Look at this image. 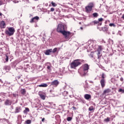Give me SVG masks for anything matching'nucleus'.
Returning <instances> with one entry per match:
<instances>
[{
    "label": "nucleus",
    "instance_id": "dca6fc26",
    "mask_svg": "<svg viewBox=\"0 0 124 124\" xmlns=\"http://www.w3.org/2000/svg\"><path fill=\"white\" fill-rule=\"evenodd\" d=\"M50 53H52V49H49L46 51L45 52V55H49Z\"/></svg>",
    "mask_w": 124,
    "mask_h": 124
},
{
    "label": "nucleus",
    "instance_id": "393cba45",
    "mask_svg": "<svg viewBox=\"0 0 124 124\" xmlns=\"http://www.w3.org/2000/svg\"><path fill=\"white\" fill-rule=\"evenodd\" d=\"M47 69H48V71L49 72L51 71L52 69H51V65L47 66Z\"/></svg>",
    "mask_w": 124,
    "mask_h": 124
},
{
    "label": "nucleus",
    "instance_id": "8fccbe9b",
    "mask_svg": "<svg viewBox=\"0 0 124 124\" xmlns=\"http://www.w3.org/2000/svg\"><path fill=\"white\" fill-rule=\"evenodd\" d=\"M100 25L101 26V23H100Z\"/></svg>",
    "mask_w": 124,
    "mask_h": 124
},
{
    "label": "nucleus",
    "instance_id": "49530a36",
    "mask_svg": "<svg viewBox=\"0 0 124 124\" xmlns=\"http://www.w3.org/2000/svg\"><path fill=\"white\" fill-rule=\"evenodd\" d=\"M81 30H83V28L81 27Z\"/></svg>",
    "mask_w": 124,
    "mask_h": 124
},
{
    "label": "nucleus",
    "instance_id": "ddd939ff",
    "mask_svg": "<svg viewBox=\"0 0 124 124\" xmlns=\"http://www.w3.org/2000/svg\"><path fill=\"white\" fill-rule=\"evenodd\" d=\"M17 122V124H22V116L18 115Z\"/></svg>",
    "mask_w": 124,
    "mask_h": 124
},
{
    "label": "nucleus",
    "instance_id": "ea45409f",
    "mask_svg": "<svg viewBox=\"0 0 124 124\" xmlns=\"http://www.w3.org/2000/svg\"><path fill=\"white\" fill-rule=\"evenodd\" d=\"M120 81H121L122 82H123V81H124V78H120Z\"/></svg>",
    "mask_w": 124,
    "mask_h": 124
},
{
    "label": "nucleus",
    "instance_id": "f257e3e1",
    "mask_svg": "<svg viewBox=\"0 0 124 124\" xmlns=\"http://www.w3.org/2000/svg\"><path fill=\"white\" fill-rule=\"evenodd\" d=\"M57 32H60V33H62L64 36H65V38L68 39V38H70V34L71 33L69 31H67L66 28L64 25L59 24L58 25L57 29Z\"/></svg>",
    "mask_w": 124,
    "mask_h": 124
},
{
    "label": "nucleus",
    "instance_id": "7ed1b4c3",
    "mask_svg": "<svg viewBox=\"0 0 124 124\" xmlns=\"http://www.w3.org/2000/svg\"><path fill=\"white\" fill-rule=\"evenodd\" d=\"M14 32H15V29L13 27H9L5 31V34L8 35V36L13 35V34H14Z\"/></svg>",
    "mask_w": 124,
    "mask_h": 124
},
{
    "label": "nucleus",
    "instance_id": "f8f14e48",
    "mask_svg": "<svg viewBox=\"0 0 124 124\" xmlns=\"http://www.w3.org/2000/svg\"><path fill=\"white\" fill-rule=\"evenodd\" d=\"M111 93V89H107L103 91V94L106 95L108 93Z\"/></svg>",
    "mask_w": 124,
    "mask_h": 124
},
{
    "label": "nucleus",
    "instance_id": "2eb2a0df",
    "mask_svg": "<svg viewBox=\"0 0 124 124\" xmlns=\"http://www.w3.org/2000/svg\"><path fill=\"white\" fill-rule=\"evenodd\" d=\"M38 87H40V88H46L48 87V84L46 83H43L42 84L39 85Z\"/></svg>",
    "mask_w": 124,
    "mask_h": 124
},
{
    "label": "nucleus",
    "instance_id": "473e14b6",
    "mask_svg": "<svg viewBox=\"0 0 124 124\" xmlns=\"http://www.w3.org/2000/svg\"><path fill=\"white\" fill-rule=\"evenodd\" d=\"M109 27H115V24L114 23H110L109 24Z\"/></svg>",
    "mask_w": 124,
    "mask_h": 124
},
{
    "label": "nucleus",
    "instance_id": "412c9836",
    "mask_svg": "<svg viewBox=\"0 0 124 124\" xmlns=\"http://www.w3.org/2000/svg\"><path fill=\"white\" fill-rule=\"evenodd\" d=\"M27 112H30V109L28 108H26L25 110H24V113H26Z\"/></svg>",
    "mask_w": 124,
    "mask_h": 124
},
{
    "label": "nucleus",
    "instance_id": "58836bf2",
    "mask_svg": "<svg viewBox=\"0 0 124 124\" xmlns=\"http://www.w3.org/2000/svg\"><path fill=\"white\" fill-rule=\"evenodd\" d=\"M2 5V1L0 0V6Z\"/></svg>",
    "mask_w": 124,
    "mask_h": 124
},
{
    "label": "nucleus",
    "instance_id": "a211bd4d",
    "mask_svg": "<svg viewBox=\"0 0 124 124\" xmlns=\"http://www.w3.org/2000/svg\"><path fill=\"white\" fill-rule=\"evenodd\" d=\"M20 93L21 94H26V89H21L20 91Z\"/></svg>",
    "mask_w": 124,
    "mask_h": 124
},
{
    "label": "nucleus",
    "instance_id": "e433bc0d",
    "mask_svg": "<svg viewBox=\"0 0 124 124\" xmlns=\"http://www.w3.org/2000/svg\"><path fill=\"white\" fill-rule=\"evenodd\" d=\"M85 84L86 86H85V88H88V83H87V80L85 81Z\"/></svg>",
    "mask_w": 124,
    "mask_h": 124
},
{
    "label": "nucleus",
    "instance_id": "9d476101",
    "mask_svg": "<svg viewBox=\"0 0 124 124\" xmlns=\"http://www.w3.org/2000/svg\"><path fill=\"white\" fill-rule=\"evenodd\" d=\"M100 83L101 84V86L102 88V89H103V88H104V87H105V85H106V81H105V79H102L100 81Z\"/></svg>",
    "mask_w": 124,
    "mask_h": 124
},
{
    "label": "nucleus",
    "instance_id": "1a4fd4ad",
    "mask_svg": "<svg viewBox=\"0 0 124 124\" xmlns=\"http://www.w3.org/2000/svg\"><path fill=\"white\" fill-rule=\"evenodd\" d=\"M38 20H39V17H38V16H36L31 19V20H30V23H34L35 22L38 21Z\"/></svg>",
    "mask_w": 124,
    "mask_h": 124
},
{
    "label": "nucleus",
    "instance_id": "c756f323",
    "mask_svg": "<svg viewBox=\"0 0 124 124\" xmlns=\"http://www.w3.org/2000/svg\"><path fill=\"white\" fill-rule=\"evenodd\" d=\"M71 120H72V118L69 117L67 118V121H68V122H70V121H71Z\"/></svg>",
    "mask_w": 124,
    "mask_h": 124
},
{
    "label": "nucleus",
    "instance_id": "c9c22d12",
    "mask_svg": "<svg viewBox=\"0 0 124 124\" xmlns=\"http://www.w3.org/2000/svg\"><path fill=\"white\" fill-rule=\"evenodd\" d=\"M50 11H51V12H54V11H55V9L54 8H51L50 9Z\"/></svg>",
    "mask_w": 124,
    "mask_h": 124
},
{
    "label": "nucleus",
    "instance_id": "6e6552de",
    "mask_svg": "<svg viewBox=\"0 0 124 124\" xmlns=\"http://www.w3.org/2000/svg\"><path fill=\"white\" fill-rule=\"evenodd\" d=\"M59 84H60V82L58 80H54L51 83V86H54V87H58Z\"/></svg>",
    "mask_w": 124,
    "mask_h": 124
},
{
    "label": "nucleus",
    "instance_id": "79ce46f5",
    "mask_svg": "<svg viewBox=\"0 0 124 124\" xmlns=\"http://www.w3.org/2000/svg\"><path fill=\"white\" fill-rule=\"evenodd\" d=\"M98 56H99V55H100V51H98Z\"/></svg>",
    "mask_w": 124,
    "mask_h": 124
},
{
    "label": "nucleus",
    "instance_id": "9b49d317",
    "mask_svg": "<svg viewBox=\"0 0 124 124\" xmlns=\"http://www.w3.org/2000/svg\"><path fill=\"white\" fill-rule=\"evenodd\" d=\"M5 27H6V25L4 21H1L0 22V28H1V29H5Z\"/></svg>",
    "mask_w": 124,
    "mask_h": 124
},
{
    "label": "nucleus",
    "instance_id": "4468645a",
    "mask_svg": "<svg viewBox=\"0 0 124 124\" xmlns=\"http://www.w3.org/2000/svg\"><path fill=\"white\" fill-rule=\"evenodd\" d=\"M84 98H85L87 100H89V99H91V98H92V95L89 94H85L84 95Z\"/></svg>",
    "mask_w": 124,
    "mask_h": 124
},
{
    "label": "nucleus",
    "instance_id": "a878e982",
    "mask_svg": "<svg viewBox=\"0 0 124 124\" xmlns=\"http://www.w3.org/2000/svg\"><path fill=\"white\" fill-rule=\"evenodd\" d=\"M67 94H68V93L66 91H64L63 93V95H64V96H66V95H67Z\"/></svg>",
    "mask_w": 124,
    "mask_h": 124
},
{
    "label": "nucleus",
    "instance_id": "bb28decb",
    "mask_svg": "<svg viewBox=\"0 0 124 124\" xmlns=\"http://www.w3.org/2000/svg\"><path fill=\"white\" fill-rule=\"evenodd\" d=\"M119 93H124V90L122 89H120L118 91Z\"/></svg>",
    "mask_w": 124,
    "mask_h": 124
},
{
    "label": "nucleus",
    "instance_id": "4be33fe9",
    "mask_svg": "<svg viewBox=\"0 0 124 124\" xmlns=\"http://www.w3.org/2000/svg\"><path fill=\"white\" fill-rule=\"evenodd\" d=\"M101 50H102V46H99L97 51H101Z\"/></svg>",
    "mask_w": 124,
    "mask_h": 124
},
{
    "label": "nucleus",
    "instance_id": "0eeeda50",
    "mask_svg": "<svg viewBox=\"0 0 124 124\" xmlns=\"http://www.w3.org/2000/svg\"><path fill=\"white\" fill-rule=\"evenodd\" d=\"M38 94L42 99L45 100V98L46 97V93H45L39 92Z\"/></svg>",
    "mask_w": 124,
    "mask_h": 124
},
{
    "label": "nucleus",
    "instance_id": "c03bdc74",
    "mask_svg": "<svg viewBox=\"0 0 124 124\" xmlns=\"http://www.w3.org/2000/svg\"><path fill=\"white\" fill-rule=\"evenodd\" d=\"M122 18L123 19H124V15H123L122 16Z\"/></svg>",
    "mask_w": 124,
    "mask_h": 124
},
{
    "label": "nucleus",
    "instance_id": "c85d7f7f",
    "mask_svg": "<svg viewBox=\"0 0 124 124\" xmlns=\"http://www.w3.org/2000/svg\"><path fill=\"white\" fill-rule=\"evenodd\" d=\"M58 50V48H54L53 50V51L52 50V53H56V52H57V50Z\"/></svg>",
    "mask_w": 124,
    "mask_h": 124
},
{
    "label": "nucleus",
    "instance_id": "20e7f679",
    "mask_svg": "<svg viewBox=\"0 0 124 124\" xmlns=\"http://www.w3.org/2000/svg\"><path fill=\"white\" fill-rule=\"evenodd\" d=\"M94 6L93 3H90L88 5L86 6L85 8V12L87 13H91L92 10H93V8Z\"/></svg>",
    "mask_w": 124,
    "mask_h": 124
},
{
    "label": "nucleus",
    "instance_id": "f3484780",
    "mask_svg": "<svg viewBox=\"0 0 124 124\" xmlns=\"http://www.w3.org/2000/svg\"><path fill=\"white\" fill-rule=\"evenodd\" d=\"M4 103L5 105H11V101L9 100H6Z\"/></svg>",
    "mask_w": 124,
    "mask_h": 124
},
{
    "label": "nucleus",
    "instance_id": "6ab92c4d",
    "mask_svg": "<svg viewBox=\"0 0 124 124\" xmlns=\"http://www.w3.org/2000/svg\"><path fill=\"white\" fill-rule=\"evenodd\" d=\"M93 16L94 17V18H97V17L98 16V14H97V13H94L93 14Z\"/></svg>",
    "mask_w": 124,
    "mask_h": 124
},
{
    "label": "nucleus",
    "instance_id": "2f4dec72",
    "mask_svg": "<svg viewBox=\"0 0 124 124\" xmlns=\"http://www.w3.org/2000/svg\"><path fill=\"white\" fill-rule=\"evenodd\" d=\"M20 112V110H19V108H16V113H19Z\"/></svg>",
    "mask_w": 124,
    "mask_h": 124
},
{
    "label": "nucleus",
    "instance_id": "cd10ccee",
    "mask_svg": "<svg viewBox=\"0 0 124 124\" xmlns=\"http://www.w3.org/2000/svg\"><path fill=\"white\" fill-rule=\"evenodd\" d=\"M52 6L54 7L57 6V4H56L55 2H53V1L51 2Z\"/></svg>",
    "mask_w": 124,
    "mask_h": 124
},
{
    "label": "nucleus",
    "instance_id": "37998d69",
    "mask_svg": "<svg viewBox=\"0 0 124 124\" xmlns=\"http://www.w3.org/2000/svg\"><path fill=\"white\" fill-rule=\"evenodd\" d=\"M73 109H74V110H76V107H73Z\"/></svg>",
    "mask_w": 124,
    "mask_h": 124
},
{
    "label": "nucleus",
    "instance_id": "423d86ee",
    "mask_svg": "<svg viewBox=\"0 0 124 124\" xmlns=\"http://www.w3.org/2000/svg\"><path fill=\"white\" fill-rule=\"evenodd\" d=\"M80 68L88 72L89 69H90V66H89L88 64H84L82 66V67Z\"/></svg>",
    "mask_w": 124,
    "mask_h": 124
},
{
    "label": "nucleus",
    "instance_id": "4c0bfd02",
    "mask_svg": "<svg viewBox=\"0 0 124 124\" xmlns=\"http://www.w3.org/2000/svg\"><path fill=\"white\" fill-rule=\"evenodd\" d=\"M8 59H9L8 56H6V58L5 59L6 62H8Z\"/></svg>",
    "mask_w": 124,
    "mask_h": 124
},
{
    "label": "nucleus",
    "instance_id": "39448f33",
    "mask_svg": "<svg viewBox=\"0 0 124 124\" xmlns=\"http://www.w3.org/2000/svg\"><path fill=\"white\" fill-rule=\"evenodd\" d=\"M78 72L82 77L86 76V75L88 73V71H85L81 68L79 69Z\"/></svg>",
    "mask_w": 124,
    "mask_h": 124
},
{
    "label": "nucleus",
    "instance_id": "72a5a7b5",
    "mask_svg": "<svg viewBox=\"0 0 124 124\" xmlns=\"http://www.w3.org/2000/svg\"><path fill=\"white\" fill-rule=\"evenodd\" d=\"M104 78H105V73H103L102 74V79H104Z\"/></svg>",
    "mask_w": 124,
    "mask_h": 124
},
{
    "label": "nucleus",
    "instance_id": "5701e85b",
    "mask_svg": "<svg viewBox=\"0 0 124 124\" xmlns=\"http://www.w3.org/2000/svg\"><path fill=\"white\" fill-rule=\"evenodd\" d=\"M110 119L109 117H107V119H105L104 122H106V123H108L110 121Z\"/></svg>",
    "mask_w": 124,
    "mask_h": 124
},
{
    "label": "nucleus",
    "instance_id": "f704fd0d",
    "mask_svg": "<svg viewBox=\"0 0 124 124\" xmlns=\"http://www.w3.org/2000/svg\"><path fill=\"white\" fill-rule=\"evenodd\" d=\"M103 21V18H100L98 19V22H102Z\"/></svg>",
    "mask_w": 124,
    "mask_h": 124
},
{
    "label": "nucleus",
    "instance_id": "de8ad7c7",
    "mask_svg": "<svg viewBox=\"0 0 124 124\" xmlns=\"http://www.w3.org/2000/svg\"><path fill=\"white\" fill-rule=\"evenodd\" d=\"M13 95H14V96H15V94H14Z\"/></svg>",
    "mask_w": 124,
    "mask_h": 124
},
{
    "label": "nucleus",
    "instance_id": "f03ea898",
    "mask_svg": "<svg viewBox=\"0 0 124 124\" xmlns=\"http://www.w3.org/2000/svg\"><path fill=\"white\" fill-rule=\"evenodd\" d=\"M84 60L81 59H77L74 60L70 64L71 68H73V69H76V67L81 65L82 64L81 62H83Z\"/></svg>",
    "mask_w": 124,
    "mask_h": 124
},
{
    "label": "nucleus",
    "instance_id": "7c9ffc66",
    "mask_svg": "<svg viewBox=\"0 0 124 124\" xmlns=\"http://www.w3.org/2000/svg\"><path fill=\"white\" fill-rule=\"evenodd\" d=\"M89 111H93V107L91 106L89 108Z\"/></svg>",
    "mask_w": 124,
    "mask_h": 124
},
{
    "label": "nucleus",
    "instance_id": "aec40b11",
    "mask_svg": "<svg viewBox=\"0 0 124 124\" xmlns=\"http://www.w3.org/2000/svg\"><path fill=\"white\" fill-rule=\"evenodd\" d=\"M25 123L27 124H31V121L30 120H28L25 121Z\"/></svg>",
    "mask_w": 124,
    "mask_h": 124
},
{
    "label": "nucleus",
    "instance_id": "09e8293b",
    "mask_svg": "<svg viewBox=\"0 0 124 124\" xmlns=\"http://www.w3.org/2000/svg\"><path fill=\"white\" fill-rule=\"evenodd\" d=\"M27 1H29V0H26Z\"/></svg>",
    "mask_w": 124,
    "mask_h": 124
},
{
    "label": "nucleus",
    "instance_id": "a18cd8bd",
    "mask_svg": "<svg viewBox=\"0 0 124 124\" xmlns=\"http://www.w3.org/2000/svg\"><path fill=\"white\" fill-rule=\"evenodd\" d=\"M2 14L1 13H0V16H2Z\"/></svg>",
    "mask_w": 124,
    "mask_h": 124
},
{
    "label": "nucleus",
    "instance_id": "b1692460",
    "mask_svg": "<svg viewBox=\"0 0 124 124\" xmlns=\"http://www.w3.org/2000/svg\"><path fill=\"white\" fill-rule=\"evenodd\" d=\"M93 24L94 25H96L97 24H98L99 21L97 20H94L92 22Z\"/></svg>",
    "mask_w": 124,
    "mask_h": 124
},
{
    "label": "nucleus",
    "instance_id": "a19ab883",
    "mask_svg": "<svg viewBox=\"0 0 124 124\" xmlns=\"http://www.w3.org/2000/svg\"><path fill=\"white\" fill-rule=\"evenodd\" d=\"M45 121V118H43L42 119V122H44Z\"/></svg>",
    "mask_w": 124,
    "mask_h": 124
}]
</instances>
